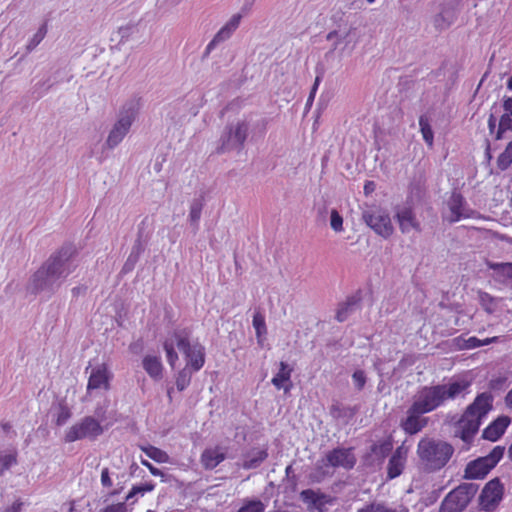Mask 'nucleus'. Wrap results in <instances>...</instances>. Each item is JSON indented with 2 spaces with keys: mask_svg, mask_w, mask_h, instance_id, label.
Wrapping results in <instances>:
<instances>
[{
  "mask_svg": "<svg viewBox=\"0 0 512 512\" xmlns=\"http://www.w3.org/2000/svg\"><path fill=\"white\" fill-rule=\"evenodd\" d=\"M471 386V381L458 379L447 384L424 386L415 396L413 404L425 414L436 410L447 400L464 396Z\"/></svg>",
  "mask_w": 512,
  "mask_h": 512,
  "instance_id": "1",
  "label": "nucleus"
},
{
  "mask_svg": "<svg viewBox=\"0 0 512 512\" xmlns=\"http://www.w3.org/2000/svg\"><path fill=\"white\" fill-rule=\"evenodd\" d=\"M175 346L183 353L186 359V366L197 372L205 364V348L200 343L191 345L190 332L187 329L175 330L163 343L166 358L171 367L178 361V354Z\"/></svg>",
  "mask_w": 512,
  "mask_h": 512,
  "instance_id": "2",
  "label": "nucleus"
},
{
  "mask_svg": "<svg viewBox=\"0 0 512 512\" xmlns=\"http://www.w3.org/2000/svg\"><path fill=\"white\" fill-rule=\"evenodd\" d=\"M493 398L489 393H481L468 405L455 423V435L470 443L477 434L482 420L492 409Z\"/></svg>",
  "mask_w": 512,
  "mask_h": 512,
  "instance_id": "3",
  "label": "nucleus"
},
{
  "mask_svg": "<svg viewBox=\"0 0 512 512\" xmlns=\"http://www.w3.org/2000/svg\"><path fill=\"white\" fill-rule=\"evenodd\" d=\"M417 454L425 471L436 472L447 465L454 454V448L446 441L423 438L417 445Z\"/></svg>",
  "mask_w": 512,
  "mask_h": 512,
  "instance_id": "4",
  "label": "nucleus"
},
{
  "mask_svg": "<svg viewBox=\"0 0 512 512\" xmlns=\"http://www.w3.org/2000/svg\"><path fill=\"white\" fill-rule=\"evenodd\" d=\"M75 249L72 246L62 247L56 255H53L35 274L34 282L37 288L51 283L63 274H67L66 262L73 256Z\"/></svg>",
  "mask_w": 512,
  "mask_h": 512,
  "instance_id": "5",
  "label": "nucleus"
},
{
  "mask_svg": "<svg viewBox=\"0 0 512 512\" xmlns=\"http://www.w3.org/2000/svg\"><path fill=\"white\" fill-rule=\"evenodd\" d=\"M504 446H495L486 456L478 457L467 463L464 470L465 479H483L503 458Z\"/></svg>",
  "mask_w": 512,
  "mask_h": 512,
  "instance_id": "6",
  "label": "nucleus"
},
{
  "mask_svg": "<svg viewBox=\"0 0 512 512\" xmlns=\"http://www.w3.org/2000/svg\"><path fill=\"white\" fill-rule=\"evenodd\" d=\"M478 491L473 483H462L450 491L443 499L439 512H462Z\"/></svg>",
  "mask_w": 512,
  "mask_h": 512,
  "instance_id": "7",
  "label": "nucleus"
},
{
  "mask_svg": "<svg viewBox=\"0 0 512 512\" xmlns=\"http://www.w3.org/2000/svg\"><path fill=\"white\" fill-rule=\"evenodd\" d=\"M362 218L376 234L384 238L393 234L394 228L390 216L384 209L372 206L363 211Z\"/></svg>",
  "mask_w": 512,
  "mask_h": 512,
  "instance_id": "8",
  "label": "nucleus"
},
{
  "mask_svg": "<svg viewBox=\"0 0 512 512\" xmlns=\"http://www.w3.org/2000/svg\"><path fill=\"white\" fill-rule=\"evenodd\" d=\"M102 433L103 428L99 421L91 416H86L66 431L65 442L71 443L84 438H96Z\"/></svg>",
  "mask_w": 512,
  "mask_h": 512,
  "instance_id": "9",
  "label": "nucleus"
},
{
  "mask_svg": "<svg viewBox=\"0 0 512 512\" xmlns=\"http://www.w3.org/2000/svg\"><path fill=\"white\" fill-rule=\"evenodd\" d=\"M504 496V485L498 477L488 481L479 496V506L486 512L494 511Z\"/></svg>",
  "mask_w": 512,
  "mask_h": 512,
  "instance_id": "10",
  "label": "nucleus"
},
{
  "mask_svg": "<svg viewBox=\"0 0 512 512\" xmlns=\"http://www.w3.org/2000/svg\"><path fill=\"white\" fill-rule=\"evenodd\" d=\"M138 108L139 102H132L130 103L129 107L121 113V117L109 133L107 139V144L109 147L112 148L122 141V139L130 129V126L135 118Z\"/></svg>",
  "mask_w": 512,
  "mask_h": 512,
  "instance_id": "11",
  "label": "nucleus"
},
{
  "mask_svg": "<svg viewBox=\"0 0 512 512\" xmlns=\"http://www.w3.org/2000/svg\"><path fill=\"white\" fill-rule=\"evenodd\" d=\"M113 374L111 373L108 365L102 363L92 368L87 382V393L93 390L109 391L111 388V380Z\"/></svg>",
  "mask_w": 512,
  "mask_h": 512,
  "instance_id": "12",
  "label": "nucleus"
},
{
  "mask_svg": "<svg viewBox=\"0 0 512 512\" xmlns=\"http://www.w3.org/2000/svg\"><path fill=\"white\" fill-rule=\"evenodd\" d=\"M406 418L401 421V428L408 435H414L420 432L428 424V418L424 417L425 414L412 403L406 413Z\"/></svg>",
  "mask_w": 512,
  "mask_h": 512,
  "instance_id": "13",
  "label": "nucleus"
},
{
  "mask_svg": "<svg viewBox=\"0 0 512 512\" xmlns=\"http://www.w3.org/2000/svg\"><path fill=\"white\" fill-rule=\"evenodd\" d=\"M327 465L346 470L352 469L356 464L355 455L351 448H335L326 454Z\"/></svg>",
  "mask_w": 512,
  "mask_h": 512,
  "instance_id": "14",
  "label": "nucleus"
},
{
  "mask_svg": "<svg viewBox=\"0 0 512 512\" xmlns=\"http://www.w3.org/2000/svg\"><path fill=\"white\" fill-rule=\"evenodd\" d=\"M511 423V418L506 415L497 417L482 432V437L495 442L502 437Z\"/></svg>",
  "mask_w": 512,
  "mask_h": 512,
  "instance_id": "15",
  "label": "nucleus"
},
{
  "mask_svg": "<svg viewBox=\"0 0 512 512\" xmlns=\"http://www.w3.org/2000/svg\"><path fill=\"white\" fill-rule=\"evenodd\" d=\"M407 449L404 446L396 448L387 466V475L389 479H394L401 475L406 464Z\"/></svg>",
  "mask_w": 512,
  "mask_h": 512,
  "instance_id": "16",
  "label": "nucleus"
},
{
  "mask_svg": "<svg viewBox=\"0 0 512 512\" xmlns=\"http://www.w3.org/2000/svg\"><path fill=\"white\" fill-rule=\"evenodd\" d=\"M226 458V453L220 446L206 448L201 456L200 462L206 470L216 468Z\"/></svg>",
  "mask_w": 512,
  "mask_h": 512,
  "instance_id": "17",
  "label": "nucleus"
},
{
  "mask_svg": "<svg viewBox=\"0 0 512 512\" xmlns=\"http://www.w3.org/2000/svg\"><path fill=\"white\" fill-rule=\"evenodd\" d=\"M293 369L284 361L279 363V371L271 379V383L278 390L283 389L285 393L292 388L291 376Z\"/></svg>",
  "mask_w": 512,
  "mask_h": 512,
  "instance_id": "18",
  "label": "nucleus"
},
{
  "mask_svg": "<svg viewBox=\"0 0 512 512\" xmlns=\"http://www.w3.org/2000/svg\"><path fill=\"white\" fill-rule=\"evenodd\" d=\"M504 114L499 119L495 139L500 140L507 131H512V95L503 99Z\"/></svg>",
  "mask_w": 512,
  "mask_h": 512,
  "instance_id": "19",
  "label": "nucleus"
},
{
  "mask_svg": "<svg viewBox=\"0 0 512 512\" xmlns=\"http://www.w3.org/2000/svg\"><path fill=\"white\" fill-rule=\"evenodd\" d=\"M397 220L402 233H408L411 230L420 232V223L417 221L413 210L410 207L403 208L397 213Z\"/></svg>",
  "mask_w": 512,
  "mask_h": 512,
  "instance_id": "20",
  "label": "nucleus"
},
{
  "mask_svg": "<svg viewBox=\"0 0 512 512\" xmlns=\"http://www.w3.org/2000/svg\"><path fill=\"white\" fill-rule=\"evenodd\" d=\"M241 15L235 14L214 36L213 40L208 44L207 49L210 50L215 44L228 39L240 24Z\"/></svg>",
  "mask_w": 512,
  "mask_h": 512,
  "instance_id": "21",
  "label": "nucleus"
},
{
  "mask_svg": "<svg viewBox=\"0 0 512 512\" xmlns=\"http://www.w3.org/2000/svg\"><path fill=\"white\" fill-rule=\"evenodd\" d=\"M300 497L305 503L316 508L319 512L323 511L325 504L331 503V499L327 495L316 492L312 489L303 490L300 493Z\"/></svg>",
  "mask_w": 512,
  "mask_h": 512,
  "instance_id": "22",
  "label": "nucleus"
},
{
  "mask_svg": "<svg viewBox=\"0 0 512 512\" xmlns=\"http://www.w3.org/2000/svg\"><path fill=\"white\" fill-rule=\"evenodd\" d=\"M142 365L146 373L153 379L162 377L163 365L160 357L147 355L143 358Z\"/></svg>",
  "mask_w": 512,
  "mask_h": 512,
  "instance_id": "23",
  "label": "nucleus"
},
{
  "mask_svg": "<svg viewBox=\"0 0 512 512\" xmlns=\"http://www.w3.org/2000/svg\"><path fill=\"white\" fill-rule=\"evenodd\" d=\"M464 204L465 200L461 194L454 193L451 196L449 201V208L452 213L451 222H457L462 217H469L468 214L464 213Z\"/></svg>",
  "mask_w": 512,
  "mask_h": 512,
  "instance_id": "24",
  "label": "nucleus"
},
{
  "mask_svg": "<svg viewBox=\"0 0 512 512\" xmlns=\"http://www.w3.org/2000/svg\"><path fill=\"white\" fill-rule=\"evenodd\" d=\"M140 449L152 460H154L157 463H168L170 460L169 455L162 449L153 446V445H146V446H140Z\"/></svg>",
  "mask_w": 512,
  "mask_h": 512,
  "instance_id": "25",
  "label": "nucleus"
},
{
  "mask_svg": "<svg viewBox=\"0 0 512 512\" xmlns=\"http://www.w3.org/2000/svg\"><path fill=\"white\" fill-rule=\"evenodd\" d=\"M358 302L359 299H357L356 297L347 298V300L344 303L339 305L336 312V319L339 322L345 321L348 318V316L353 312Z\"/></svg>",
  "mask_w": 512,
  "mask_h": 512,
  "instance_id": "26",
  "label": "nucleus"
},
{
  "mask_svg": "<svg viewBox=\"0 0 512 512\" xmlns=\"http://www.w3.org/2000/svg\"><path fill=\"white\" fill-rule=\"evenodd\" d=\"M248 126L245 122L238 123L233 131H230L229 140L241 148L247 138Z\"/></svg>",
  "mask_w": 512,
  "mask_h": 512,
  "instance_id": "27",
  "label": "nucleus"
},
{
  "mask_svg": "<svg viewBox=\"0 0 512 512\" xmlns=\"http://www.w3.org/2000/svg\"><path fill=\"white\" fill-rule=\"evenodd\" d=\"M252 324H253V327L256 332L257 340L259 343H261L263 341V337L267 333V327H266L264 315L259 311L255 312V314L253 316Z\"/></svg>",
  "mask_w": 512,
  "mask_h": 512,
  "instance_id": "28",
  "label": "nucleus"
},
{
  "mask_svg": "<svg viewBox=\"0 0 512 512\" xmlns=\"http://www.w3.org/2000/svg\"><path fill=\"white\" fill-rule=\"evenodd\" d=\"M268 457V453L266 449H261L255 452V454L249 457L243 463V468L245 469H253L258 467L266 458Z\"/></svg>",
  "mask_w": 512,
  "mask_h": 512,
  "instance_id": "29",
  "label": "nucleus"
},
{
  "mask_svg": "<svg viewBox=\"0 0 512 512\" xmlns=\"http://www.w3.org/2000/svg\"><path fill=\"white\" fill-rule=\"evenodd\" d=\"M17 463V452L12 451L10 453L0 454V476L9 470L13 465Z\"/></svg>",
  "mask_w": 512,
  "mask_h": 512,
  "instance_id": "30",
  "label": "nucleus"
},
{
  "mask_svg": "<svg viewBox=\"0 0 512 512\" xmlns=\"http://www.w3.org/2000/svg\"><path fill=\"white\" fill-rule=\"evenodd\" d=\"M192 372L193 371L187 367H184L178 372L176 376V387L179 391H183L190 385Z\"/></svg>",
  "mask_w": 512,
  "mask_h": 512,
  "instance_id": "31",
  "label": "nucleus"
},
{
  "mask_svg": "<svg viewBox=\"0 0 512 512\" xmlns=\"http://www.w3.org/2000/svg\"><path fill=\"white\" fill-rule=\"evenodd\" d=\"M419 126L420 130L423 136L424 141L427 143L428 146H433L434 141V134L432 131V128L428 122V119L424 116H421L419 119Z\"/></svg>",
  "mask_w": 512,
  "mask_h": 512,
  "instance_id": "32",
  "label": "nucleus"
},
{
  "mask_svg": "<svg viewBox=\"0 0 512 512\" xmlns=\"http://www.w3.org/2000/svg\"><path fill=\"white\" fill-rule=\"evenodd\" d=\"M512 163V141H510L505 150L497 159V166L500 170H506Z\"/></svg>",
  "mask_w": 512,
  "mask_h": 512,
  "instance_id": "33",
  "label": "nucleus"
},
{
  "mask_svg": "<svg viewBox=\"0 0 512 512\" xmlns=\"http://www.w3.org/2000/svg\"><path fill=\"white\" fill-rule=\"evenodd\" d=\"M456 345L461 350H470L480 347V339L475 336H471L467 339L463 337H457L455 339Z\"/></svg>",
  "mask_w": 512,
  "mask_h": 512,
  "instance_id": "34",
  "label": "nucleus"
},
{
  "mask_svg": "<svg viewBox=\"0 0 512 512\" xmlns=\"http://www.w3.org/2000/svg\"><path fill=\"white\" fill-rule=\"evenodd\" d=\"M488 267L497 272L498 274H501L507 278L512 279V262H506V263H495V262H488Z\"/></svg>",
  "mask_w": 512,
  "mask_h": 512,
  "instance_id": "35",
  "label": "nucleus"
},
{
  "mask_svg": "<svg viewBox=\"0 0 512 512\" xmlns=\"http://www.w3.org/2000/svg\"><path fill=\"white\" fill-rule=\"evenodd\" d=\"M154 488H155V484L152 481L146 482V483H143L140 485H135L131 488L130 492L128 493V495L126 497V500L129 501L137 494L144 495L146 492L153 491Z\"/></svg>",
  "mask_w": 512,
  "mask_h": 512,
  "instance_id": "36",
  "label": "nucleus"
},
{
  "mask_svg": "<svg viewBox=\"0 0 512 512\" xmlns=\"http://www.w3.org/2000/svg\"><path fill=\"white\" fill-rule=\"evenodd\" d=\"M392 450V442L389 440L382 441L378 444H373L371 452L379 457L384 458Z\"/></svg>",
  "mask_w": 512,
  "mask_h": 512,
  "instance_id": "37",
  "label": "nucleus"
},
{
  "mask_svg": "<svg viewBox=\"0 0 512 512\" xmlns=\"http://www.w3.org/2000/svg\"><path fill=\"white\" fill-rule=\"evenodd\" d=\"M330 226L335 232L343 231V218L335 209L330 213Z\"/></svg>",
  "mask_w": 512,
  "mask_h": 512,
  "instance_id": "38",
  "label": "nucleus"
},
{
  "mask_svg": "<svg viewBox=\"0 0 512 512\" xmlns=\"http://www.w3.org/2000/svg\"><path fill=\"white\" fill-rule=\"evenodd\" d=\"M47 34V24L44 23L40 26V28L38 29V31L34 34L33 38L31 39L30 43H29V48H34L36 47L43 39L44 37L46 36Z\"/></svg>",
  "mask_w": 512,
  "mask_h": 512,
  "instance_id": "39",
  "label": "nucleus"
},
{
  "mask_svg": "<svg viewBox=\"0 0 512 512\" xmlns=\"http://www.w3.org/2000/svg\"><path fill=\"white\" fill-rule=\"evenodd\" d=\"M238 512H264V505L259 500L249 501Z\"/></svg>",
  "mask_w": 512,
  "mask_h": 512,
  "instance_id": "40",
  "label": "nucleus"
},
{
  "mask_svg": "<svg viewBox=\"0 0 512 512\" xmlns=\"http://www.w3.org/2000/svg\"><path fill=\"white\" fill-rule=\"evenodd\" d=\"M203 204L201 200L195 201L192 203L190 208V220L193 223H197L201 217Z\"/></svg>",
  "mask_w": 512,
  "mask_h": 512,
  "instance_id": "41",
  "label": "nucleus"
},
{
  "mask_svg": "<svg viewBox=\"0 0 512 512\" xmlns=\"http://www.w3.org/2000/svg\"><path fill=\"white\" fill-rule=\"evenodd\" d=\"M71 417V411L67 406H60L57 418L56 425L62 426L64 425Z\"/></svg>",
  "mask_w": 512,
  "mask_h": 512,
  "instance_id": "42",
  "label": "nucleus"
},
{
  "mask_svg": "<svg viewBox=\"0 0 512 512\" xmlns=\"http://www.w3.org/2000/svg\"><path fill=\"white\" fill-rule=\"evenodd\" d=\"M353 383L357 390H362L366 384V375L363 370H356L352 375Z\"/></svg>",
  "mask_w": 512,
  "mask_h": 512,
  "instance_id": "43",
  "label": "nucleus"
},
{
  "mask_svg": "<svg viewBox=\"0 0 512 512\" xmlns=\"http://www.w3.org/2000/svg\"><path fill=\"white\" fill-rule=\"evenodd\" d=\"M358 512H395L394 510L387 509L382 505H369L365 508L360 509Z\"/></svg>",
  "mask_w": 512,
  "mask_h": 512,
  "instance_id": "44",
  "label": "nucleus"
},
{
  "mask_svg": "<svg viewBox=\"0 0 512 512\" xmlns=\"http://www.w3.org/2000/svg\"><path fill=\"white\" fill-rule=\"evenodd\" d=\"M140 462L143 466L148 468V470L153 476H164L163 472L159 468L152 465L148 460L141 459Z\"/></svg>",
  "mask_w": 512,
  "mask_h": 512,
  "instance_id": "45",
  "label": "nucleus"
},
{
  "mask_svg": "<svg viewBox=\"0 0 512 512\" xmlns=\"http://www.w3.org/2000/svg\"><path fill=\"white\" fill-rule=\"evenodd\" d=\"M101 484L104 487H108V488L112 487V485H113V482L110 478V473H109L108 468H103L101 471Z\"/></svg>",
  "mask_w": 512,
  "mask_h": 512,
  "instance_id": "46",
  "label": "nucleus"
},
{
  "mask_svg": "<svg viewBox=\"0 0 512 512\" xmlns=\"http://www.w3.org/2000/svg\"><path fill=\"white\" fill-rule=\"evenodd\" d=\"M127 508L124 503H117L107 506L102 512H126Z\"/></svg>",
  "mask_w": 512,
  "mask_h": 512,
  "instance_id": "47",
  "label": "nucleus"
},
{
  "mask_svg": "<svg viewBox=\"0 0 512 512\" xmlns=\"http://www.w3.org/2000/svg\"><path fill=\"white\" fill-rule=\"evenodd\" d=\"M320 81H321V77L320 76H316L315 82H314V84L312 86V89H311L310 94H309L308 99H307V103L308 104L312 103L314 101V98H315L318 86L320 84Z\"/></svg>",
  "mask_w": 512,
  "mask_h": 512,
  "instance_id": "48",
  "label": "nucleus"
},
{
  "mask_svg": "<svg viewBox=\"0 0 512 512\" xmlns=\"http://www.w3.org/2000/svg\"><path fill=\"white\" fill-rule=\"evenodd\" d=\"M23 503L16 500L11 506L5 508L2 512H21Z\"/></svg>",
  "mask_w": 512,
  "mask_h": 512,
  "instance_id": "49",
  "label": "nucleus"
},
{
  "mask_svg": "<svg viewBox=\"0 0 512 512\" xmlns=\"http://www.w3.org/2000/svg\"><path fill=\"white\" fill-rule=\"evenodd\" d=\"M487 122H488L489 131L491 133H493L496 128V117L494 116V114L489 115Z\"/></svg>",
  "mask_w": 512,
  "mask_h": 512,
  "instance_id": "50",
  "label": "nucleus"
},
{
  "mask_svg": "<svg viewBox=\"0 0 512 512\" xmlns=\"http://www.w3.org/2000/svg\"><path fill=\"white\" fill-rule=\"evenodd\" d=\"M498 337L497 336H494V337H489V338H485V339H480V347L481 346H485V345H489V344H492V343H496L498 341Z\"/></svg>",
  "mask_w": 512,
  "mask_h": 512,
  "instance_id": "51",
  "label": "nucleus"
},
{
  "mask_svg": "<svg viewBox=\"0 0 512 512\" xmlns=\"http://www.w3.org/2000/svg\"><path fill=\"white\" fill-rule=\"evenodd\" d=\"M341 408L339 405H332L330 408V413L333 417H338L340 415Z\"/></svg>",
  "mask_w": 512,
  "mask_h": 512,
  "instance_id": "52",
  "label": "nucleus"
},
{
  "mask_svg": "<svg viewBox=\"0 0 512 512\" xmlns=\"http://www.w3.org/2000/svg\"><path fill=\"white\" fill-rule=\"evenodd\" d=\"M374 187H375L374 183L372 181H368L364 185V192H365V194H370L371 192H373Z\"/></svg>",
  "mask_w": 512,
  "mask_h": 512,
  "instance_id": "53",
  "label": "nucleus"
},
{
  "mask_svg": "<svg viewBox=\"0 0 512 512\" xmlns=\"http://www.w3.org/2000/svg\"><path fill=\"white\" fill-rule=\"evenodd\" d=\"M505 403L509 408H512V389L507 393Z\"/></svg>",
  "mask_w": 512,
  "mask_h": 512,
  "instance_id": "54",
  "label": "nucleus"
},
{
  "mask_svg": "<svg viewBox=\"0 0 512 512\" xmlns=\"http://www.w3.org/2000/svg\"><path fill=\"white\" fill-rule=\"evenodd\" d=\"M336 35H337V31H331V32H329V33L327 34V39H328V40H331V39H333L334 37H336Z\"/></svg>",
  "mask_w": 512,
  "mask_h": 512,
  "instance_id": "55",
  "label": "nucleus"
},
{
  "mask_svg": "<svg viewBox=\"0 0 512 512\" xmlns=\"http://www.w3.org/2000/svg\"><path fill=\"white\" fill-rule=\"evenodd\" d=\"M507 89L508 90H512V75L510 76V78L508 79L507 81Z\"/></svg>",
  "mask_w": 512,
  "mask_h": 512,
  "instance_id": "56",
  "label": "nucleus"
},
{
  "mask_svg": "<svg viewBox=\"0 0 512 512\" xmlns=\"http://www.w3.org/2000/svg\"><path fill=\"white\" fill-rule=\"evenodd\" d=\"M2 428L5 430V431H8L10 430L11 426L9 423H2Z\"/></svg>",
  "mask_w": 512,
  "mask_h": 512,
  "instance_id": "57",
  "label": "nucleus"
},
{
  "mask_svg": "<svg viewBox=\"0 0 512 512\" xmlns=\"http://www.w3.org/2000/svg\"><path fill=\"white\" fill-rule=\"evenodd\" d=\"M508 456H509V459L512 461V442L508 449Z\"/></svg>",
  "mask_w": 512,
  "mask_h": 512,
  "instance_id": "58",
  "label": "nucleus"
},
{
  "mask_svg": "<svg viewBox=\"0 0 512 512\" xmlns=\"http://www.w3.org/2000/svg\"><path fill=\"white\" fill-rule=\"evenodd\" d=\"M168 396L171 399V390H168Z\"/></svg>",
  "mask_w": 512,
  "mask_h": 512,
  "instance_id": "59",
  "label": "nucleus"
},
{
  "mask_svg": "<svg viewBox=\"0 0 512 512\" xmlns=\"http://www.w3.org/2000/svg\"><path fill=\"white\" fill-rule=\"evenodd\" d=\"M375 0H367L368 3H373Z\"/></svg>",
  "mask_w": 512,
  "mask_h": 512,
  "instance_id": "60",
  "label": "nucleus"
}]
</instances>
